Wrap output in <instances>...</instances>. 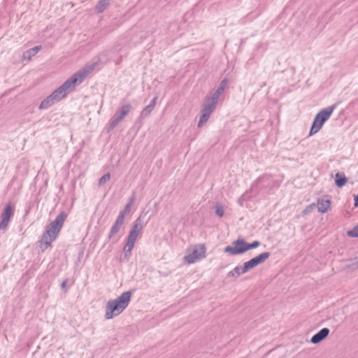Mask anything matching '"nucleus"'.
I'll use <instances>...</instances> for the list:
<instances>
[{
    "instance_id": "nucleus-1",
    "label": "nucleus",
    "mask_w": 358,
    "mask_h": 358,
    "mask_svg": "<svg viewBox=\"0 0 358 358\" xmlns=\"http://www.w3.org/2000/svg\"><path fill=\"white\" fill-rule=\"evenodd\" d=\"M94 66L95 64H93L75 73L50 95L57 102H59L65 98L70 92L73 91L76 85L81 83L87 76L93 71Z\"/></svg>"
},
{
    "instance_id": "nucleus-2",
    "label": "nucleus",
    "mask_w": 358,
    "mask_h": 358,
    "mask_svg": "<svg viewBox=\"0 0 358 358\" xmlns=\"http://www.w3.org/2000/svg\"><path fill=\"white\" fill-rule=\"evenodd\" d=\"M133 294L132 290L123 292L114 300H109L105 308L106 320H111L120 315L129 306Z\"/></svg>"
},
{
    "instance_id": "nucleus-3",
    "label": "nucleus",
    "mask_w": 358,
    "mask_h": 358,
    "mask_svg": "<svg viewBox=\"0 0 358 358\" xmlns=\"http://www.w3.org/2000/svg\"><path fill=\"white\" fill-rule=\"evenodd\" d=\"M67 217V214L62 211L46 227L45 231L43 234L40 242L41 247L44 250L50 246L51 243L54 241L59 233L65 220Z\"/></svg>"
},
{
    "instance_id": "nucleus-4",
    "label": "nucleus",
    "mask_w": 358,
    "mask_h": 358,
    "mask_svg": "<svg viewBox=\"0 0 358 358\" xmlns=\"http://www.w3.org/2000/svg\"><path fill=\"white\" fill-rule=\"evenodd\" d=\"M144 227L143 220L138 217L132 224L131 229L129 232L127 242L123 248V254L124 257L128 258L131 253L134 247L137 237Z\"/></svg>"
},
{
    "instance_id": "nucleus-5",
    "label": "nucleus",
    "mask_w": 358,
    "mask_h": 358,
    "mask_svg": "<svg viewBox=\"0 0 358 358\" xmlns=\"http://www.w3.org/2000/svg\"><path fill=\"white\" fill-rule=\"evenodd\" d=\"M337 103H334L319 111L313 121L309 136H313L317 133L323 127L324 124L329 119L334 110L336 109Z\"/></svg>"
},
{
    "instance_id": "nucleus-6",
    "label": "nucleus",
    "mask_w": 358,
    "mask_h": 358,
    "mask_svg": "<svg viewBox=\"0 0 358 358\" xmlns=\"http://www.w3.org/2000/svg\"><path fill=\"white\" fill-rule=\"evenodd\" d=\"M132 106L131 104H125L122 106L120 110L117 111L112 117L109 122V125L107 128V132L113 130L119 123L129 113Z\"/></svg>"
},
{
    "instance_id": "nucleus-7",
    "label": "nucleus",
    "mask_w": 358,
    "mask_h": 358,
    "mask_svg": "<svg viewBox=\"0 0 358 358\" xmlns=\"http://www.w3.org/2000/svg\"><path fill=\"white\" fill-rule=\"evenodd\" d=\"M270 256L271 253L269 252L260 253L257 256L243 263V266L244 267V270H245V272L247 273L250 270L264 263L266 259L269 258Z\"/></svg>"
},
{
    "instance_id": "nucleus-8",
    "label": "nucleus",
    "mask_w": 358,
    "mask_h": 358,
    "mask_svg": "<svg viewBox=\"0 0 358 358\" xmlns=\"http://www.w3.org/2000/svg\"><path fill=\"white\" fill-rule=\"evenodd\" d=\"M226 253L231 255H238L245 252V240L242 238H238L232 242L231 245H228L224 249Z\"/></svg>"
},
{
    "instance_id": "nucleus-9",
    "label": "nucleus",
    "mask_w": 358,
    "mask_h": 358,
    "mask_svg": "<svg viewBox=\"0 0 358 358\" xmlns=\"http://www.w3.org/2000/svg\"><path fill=\"white\" fill-rule=\"evenodd\" d=\"M14 215V205L9 202L6 206L1 215L0 231L5 230L8 225L10 218Z\"/></svg>"
},
{
    "instance_id": "nucleus-10",
    "label": "nucleus",
    "mask_w": 358,
    "mask_h": 358,
    "mask_svg": "<svg viewBox=\"0 0 358 358\" xmlns=\"http://www.w3.org/2000/svg\"><path fill=\"white\" fill-rule=\"evenodd\" d=\"M206 247L204 245H199L189 254L185 256V260L188 264L194 263L196 260L205 257Z\"/></svg>"
},
{
    "instance_id": "nucleus-11",
    "label": "nucleus",
    "mask_w": 358,
    "mask_h": 358,
    "mask_svg": "<svg viewBox=\"0 0 358 358\" xmlns=\"http://www.w3.org/2000/svg\"><path fill=\"white\" fill-rule=\"evenodd\" d=\"M215 106H216L213 105V103H210L206 101L201 110V115L198 122L199 127H201L205 123L208 122L211 113L215 109Z\"/></svg>"
},
{
    "instance_id": "nucleus-12",
    "label": "nucleus",
    "mask_w": 358,
    "mask_h": 358,
    "mask_svg": "<svg viewBox=\"0 0 358 358\" xmlns=\"http://www.w3.org/2000/svg\"><path fill=\"white\" fill-rule=\"evenodd\" d=\"M255 183V184H253L252 185L253 187L255 185H260L262 189H267L268 188H272L275 184V182L272 179L271 176L264 175L261 177H259Z\"/></svg>"
},
{
    "instance_id": "nucleus-13",
    "label": "nucleus",
    "mask_w": 358,
    "mask_h": 358,
    "mask_svg": "<svg viewBox=\"0 0 358 358\" xmlns=\"http://www.w3.org/2000/svg\"><path fill=\"white\" fill-rule=\"evenodd\" d=\"M329 331V329L326 327L320 329L317 334L312 336L310 342L313 344L320 343L328 336Z\"/></svg>"
},
{
    "instance_id": "nucleus-14",
    "label": "nucleus",
    "mask_w": 358,
    "mask_h": 358,
    "mask_svg": "<svg viewBox=\"0 0 358 358\" xmlns=\"http://www.w3.org/2000/svg\"><path fill=\"white\" fill-rule=\"evenodd\" d=\"M124 220L119 219L117 217L116 218L115 222L113 223V224L111 227V229H110V232L108 236V238L109 240L111 239L113 236H115L119 232L120 228L124 224Z\"/></svg>"
},
{
    "instance_id": "nucleus-15",
    "label": "nucleus",
    "mask_w": 358,
    "mask_h": 358,
    "mask_svg": "<svg viewBox=\"0 0 358 358\" xmlns=\"http://www.w3.org/2000/svg\"><path fill=\"white\" fill-rule=\"evenodd\" d=\"M135 200V196H132L129 200V202L127 203V205L124 206V208L120 210L119 213V215L117 216V218L121 219L124 221L125 216L129 214L131 211V206L134 204Z\"/></svg>"
},
{
    "instance_id": "nucleus-16",
    "label": "nucleus",
    "mask_w": 358,
    "mask_h": 358,
    "mask_svg": "<svg viewBox=\"0 0 358 358\" xmlns=\"http://www.w3.org/2000/svg\"><path fill=\"white\" fill-rule=\"evenodd\" d=\"M57 103L53 97L50 94L45 99H44L38 106L40 110H45L49 108L53 104Z\"/></svg>"
},
{
    "instance_id": "nucleus-17",
    "label": "nucleus",
    "mask_w": 358,
    "mask_h": 358,
    "mask_svg": "<svg viewBox=\"0 0 358 358\" xmlns=\"http://www.w3.org/2000/svg\"><path fill=\"white\" fill-rule=\"evenodd\" d=\"M331 201L329 199H318L317 200V210L322 213L327 211L330 207Z\"/></svg>"
},
{
    "instance_id": "nucleus-18",
    "label": "nucleus",
    "mask_w": 358,
    "mask_h": 358,
    "mask_svg": "<svg viewBox=\"0 0 358 358\" xmlns=\"http://www.w3.org/2000/svg\"><path fill=\"white\" fill-rule=\"evenodd\" d=\"M348 181V178L343 173H336L335 175V185L338 187H343Z\"/></svg>"
},
{
    "instance_id": "nucleus-19",
    "label": "nucleus",
    "mask_w": 358,
    "mask_h": 358,
    "mask_svg": "<svg viewBox=\"0 0 358 358\" xmlns=\"http://www.w3.org/2000/svg\"><path fill=\"white\" fill-rule=\"evenodd\" d=\"M111 1L112 0H99L96 6L97 13H103L109 6V2Z\"/></svg>"
},
{
    "instance_id": "nucleus-20",
    "label": "nucleus",
    "mask_w": 358,
    "mask_h": 358,
    "mask_svg": "<svg viewBox=\"0 0 358 358\" xmlns=\"http://www.w3.org/2000/svg\"><path fill=\"white\" fill-rule=\"evenodd\" d=\"M220 94V92L215 90L210 97H207L206 99V101L216 106Z\"/></svg>"
},
{
    "instance_id": "nucleus-21",
    "label": "nucleus",
    "mask_w": 358,
    "mask_h": 358,
    "mask_svg": "<svg viewBox=\"0 0 358 358\" xmlns=\"http://www.w3.org/2000/svg\"><path fill=\"white\" fill-rule=\"evenodd\" d=\"M153 110H154V108L148 105L147 106H145V108H143V110L140 114V117L141 119H144V118L147 117Z\"/></svg>"
},
{
    "instance_id": "nucleus-22",
    "label": "nucleus",
    "mask_w": 358,
    "mask_h": 358,
    "mask_svg": "<svg viewBox=\"0 0 358 358\" xmlns=\"http://www.w3.org/2000/svg\"><path fill=\"white\" fill-rule=\"evenodd\" d=\"M34 55L35 53L33 52L32 48H30L23 53L22 59L23 60L29 61L31 59V57Z\"/></svg>"
},
{
    "instance_id": "nucleus-23",
    "label": "nucleus",
    "mask_w": 358,
    "mask_h": 358,
    "mask_svg": "<svg viewBox=\"0 0 358 358\" xmlns=\"http://www.w3.org/2000/svg\"><path fill=\"white\" fill-rule=\"evenodd\" d=\"M110 178V174L107 173L99 179L98 183L99 186H103Z\"/></svg>"
},
{
    "instance_id": "nucleus-24",
    "label": "nucleus",
    "mask_w": 358,
    "mask_h": 358,
    "mask_svg": "<svg viewBox=\"0 0 358 358\" xmlns=\"http://www.w3.org/2000/svg\"><path fill=\"white\" fill-rule=\"evenodd\" d=\"M347 235L349 237L357 238L358 237V224L353 227L352 230L347 231Z\"/></svg>"
},
{
    "instance_id": "nucleus-25",
    "label": "nucleus",
    "mask_w": 358,
    "mask_h": 358,
    "mask_svg": "<svg viewBox=\"0 0 358 358\" xmlns=\"http://www.w3.org/2000/svg\"><path fill=\"white\" fill-rule=\"evenodd\" d=\"M227 78H224L219 84L216 91L220 92L221 94L224 92L226 86H227Z\"/></svg>"
},
{
    "instance_id": "nucleus-26",
    "label": "nucleus",
    "mask_w": 358,
    "mask_h": 358,
    "mask_svg": "<svg viewBox=\"0 0 358 358\" xmlns=\"http://www.w3.org/2000/svg\"><path fill=\"white\" fill-rule=\"evenodd\" d=\"M233 272H235L236 274V277L240 276L241 275H243L245 273V270H244L243 266H237L233 269Z\"/></svg>"
},
{
    "instance_id": "nucleus-27",
    "label": "nucleus",
    "mask_w": 358,
    "mask_h": 358,
    "mask_svg": "<svg viewBox=\"0 0 358 358\" xmlns=\"http://www.w3.org/2000/svg\"><path fill=\"white\" fill-rule=\"evenodd\" d=\"M215 214L218 217H223L224 213V210L223 207L221 205L216 204V206L215 207Z\"/></svg>"
},
{
    "instance_id": "nucleus-28",
    "label": "nucleus",
    "mask_w": 358,
    "mask_h": 358,
    "mask_svg": "<svg viewBox=\"0 0 358 358\" xmlns=\"http://www.w3.org/2000/svg\"><path fill=\"white\" fill-rule=\"evenodd\" d=\"M314 206H315V204H314V203H313V204H310V205L308 206L304 209V210H303V213H304V214H308V213H309L312 210V209H313V208Z\"/></svg>"
},
{
    "instance_id": "nucleus-29",
    "label": "nucleus",
    "mask_w": 358,
    "mask_h": 358,
    "mask_svg": "<svg viewBox=\"0 0 358 358\" xmlns=\"http://www.w3.org/2000/svg\"><path fill=\"white\" fill-rule=\"evenodd\" d=\"M158 99V96H155L150 101V103L148 104L149 106H150L151 107H152L153 108H155V106H156V103H157V100Z\"/></svg>"
},
{
    "instance_id": "nucleus-30",
    "label": "nucleus",
    "mask_w": 358,
    "mask_h": 358,
    "mask_svg": "<svg viewBox=\"0 0 358 358\" xmlns=\"http://www.w3.org/2000/svg\"><path fill=\"white\" fill-rule=\"evenodd\" d=\"M252 244L251 243H247L245 241V252H248V250H252L253 249L252 247L251 246Z\"/></svg>"
},
{
    "instance_id": "nucleus-31",
    "label": "nucleus",
    "mask_w": 358,
    "mask_h": 358,
    "mask_svg": "<svg viewBox=\"0 0 358 358\" xmlns=\"http://www.w3.org/2000/svg\"><path fill=\"white\" fill-rule=\"evenodd\" d=\"M251 244H252L251 246L252 247V248L255 249L260 245V242L258 241H254L253 242L251 243Z\"/></svg>"
},
{
    "instance_id": "nucleus-32",
    "label": "nucleus",
    "mask_w": 358,
    "mask_h": 358,
    "mask_svg": "<svg viewBox=\"0 0 358 358\" xmlns=\"http://www.w3.org/2000/svg\"><path fill=\"white\" fill-rule=\"evenodd\" d=\"M41 48H42L41 45H37V46L32 48V50H33V52L35 53V55H36L38 53V52L40 50H41Z\"/></svg>"
},
{
    "instance_id": "nucleus-33",
    "label": "nucleus",
    "mask_w": 358,
    "mask_h": 358,
    "mask_svg": "<svg viewBox=\"0 0 358 358\" xmlns=\"http://www.w3.org/2000/svg\"><path fill=\"white\" fill-rule=\"evenodd\" d=\"M227 278H231V277H236V274L235 272H233V270H231V271H229L228 273H227Z\"/></svg>"
},
{
    "instance_id": "nucleus-34",
    "label": "nucleus",
    "mask_w": 358,
    "mask_h": 358,
    "mask_svg": "<svg viewBox=\"0 0 358 358\" xmlns=\"http://www.w3.org/2000/svg\"><path fill=\"white\" fill-rule=\"evenodd\" d=\"M67 281L68 280H65L64 281L62 282V285H61V287L63 289H66V283H67Z\"/></svg>"
},
{
    "instance_id": "nucleus-35",
    "label": "nucleus",
    "mask_w": 358,
    "mask_h": 358,
    "mask_svg": "<svg viewBox=\"0 0 358 358\" xmlns=\"http://www.w3.org/2000/svg\"><path fill=\"white\" fill-rule=\"evenodd\" d=\"M356 262V264H358V256L354 259Z\"/></svg>"
}]
</instances>
